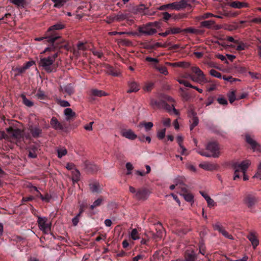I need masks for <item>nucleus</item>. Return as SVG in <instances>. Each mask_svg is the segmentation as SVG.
I'll use <instances>...</instances> for the list:
<instances>
[{"label": "nucleus", "mask_w": 261, "mask_h": 261, "mask_svg": "<svg viewBox=\"0 0 261 261\" xmlns=\"http://www.w3.org/2000/svg\"><path fill=\"white\" fill-rule=\"evenodd\" d=\"M130 236L133 240H137L139 239L138 231L137 229L134 228L132 229L130 233Z\"/></svg>", "instance_id": "e433bc0d"}, {"label": "nucleus", "mask_w": 261, "mask_h": 261, "mask_svg": "<svg viewBox=\"0 0 261 261\" xmlns=\"http://www.w3.org/2000/svg\"><path fill=\"white\" fill-rule=\"evenodd\" d=\"M51 1L54 3V7L55 8H61L63 7L69 0H51Z\"/></svg>", "instance_id": "cd10ccee"}, {"label": "nucleus", "mask_w": 261, "mask_h": 261, "mask_svg": "<svg viewBox=\"0 0 261 261\" xmlns=\"http://www.w3.org/2000/svg\"><path fill=\"white\" fill-rule=\"evenodd\" d=\"M147 196L148 193L145 190H138L135 195V198L138 200L145 199Z\"/></svg>", "instance_id": "4be33fe9"}, {"label": "nucleus", "mask_w": 261, "mask_h": 261, "mask_svg": "<svg viewBox=\"0 0 261 261\" xmlns=\"http://www.w3.org/2000/svg\"><path fill=\"white\" fill-rule=\"evenodd\" d=\"M210 74L214 77H216L219 78V79L221 78V73L217 71V70H216L215 69H211L210 71Z\"/></svg>", "instance_id": "a18cd8bd"}, {"label": "nucleus", "mask_w": 261, "mask_h": 261, "mask_svg": "<svg viewBox=\"0 0 261 261\" xmlns=\"http://www.w3.org/2000/svg\"><path fill=\"white\" fill-rule=\"evenodd\" d=\"M257 202V198L252 193H247L243 198L244 204L249 208H252Z\"/></svg>", "instance_id": "39448f33"}, {"label": "nucleus", "mask_w": 261, "mask_h": 261, "mask_svg": "<svg viewBox=\"0 0 261 261\" xmlns=\"http://www.w3.org/2000/svg\"><path fill=\"white\" fill-rule=\"evenodd\" d=\"M58 157L61 158L67 153V150L65 147L58 148L57 149Z\"/></svg>", "instance_id": "2f4dec72"}, {"label": "nucleus", "mask_w": 261, "mask_h": 261, "mask_svg": "<svg viewBox=\"0 0 261 261\" xmlns=\"http://www.w3.org/2000/svg\"><path fill=\"white\" fill-rule=\"evenodd\" d=\"M139 140L141 142H144L145 140L148 142V143H150L151 142V138L149 136H145L144 135H142L137 137Z\"/></svg>", "instance_id": "09e8293b"}, {"label": "nucleus", "mask_w": 261, "mask_h": 261, "mask_svg": "<svg viewBox=\"0 0 261 261\" xmlns=\"http://www.w3.org/2000/svg\"><path fill=\"white\" fill-rule=\"evenodd\" d=\"M30 131L34 138H38L40 137L42 134V129L38 126H31Z\"/></svg>", "instance_id": "a211bd4d"}, {"label": "nucleus", "mask_w": 261, "mask_h": 261, "mask_svg": "<svg viewBox=\"0 0 261 261\" xmlns=\"http://www.w3.org/2000/svg\"><path fill=\"white\" fill-rule=\"evenodd\" d=\"M164 102V101H158L154 99H151L150 105L153 109H162Z\"/></svg>", "instance_id": "5701e85b"}, {"label": "nucleus", "mask_w": 261, "mask_h": 261, "mask_svg": "<svg viewBox=\"0 0 261 261\" xmlns=\"http://www.w3.org/2000/svg\"><path fill=\"white\" fill-rule=\"evenodd\" d=\"M60 36H46L44 37H39V38H35V40L36 41H41L43 39L46 38L47 39V41L50 43H54L55 42L56 40H57L58 38H60Z\"/></svg>", "instance_id": "a878e982"}, {"label": "nucleus", "mask_w": 261, "mask_h": 261, "mask_svg": "<svg viewBox=\"0 0 261 261\" xmlns=\"http://www.w3.org/2000/svg\"><path fill=\"white\" fill-rule=\"evenodd\" d=\"M128 86L129 87L127 91V93L136 92L140 89L138 84L134 80H131L128 82Z\"/></svg>", "instance_id": "ddd939ff"}, {"label": "nucleus", "mask_w": 261, "mask_h": 261, "mask_svg": "<svg viewBox=\"0 0 261 261\" xmlns=\"http://www.w3.org/2000/svg\"><path fill=\"white\" fill-rule=\"evenodd\" d=\"M247 239L251 243L254 249H255L259 244V240L257 238L256 232L250 231L247 236Z\"/></svg>", "instance_id": "9d476101"}, {"label": "nucleus", "mask_w": 261, "mask_h": 261, "mask_svg": "<svg viewBox=\"0 0 261 261\" xmlns=\"http://www.w3.org/2000/svg\"><path fill=\"white\" fill-rule=\"evenodd\" d=\"M54 62L50 57L41 58L39 64L42 68L47 72H54L56 70V66Z\"/></svg>", "instance_id": "f03ea898"}, {"label": "nucleus", "mask_w": 261, "mask_h": 261, "mask_svg": "<svg viewBox=\"0 0 261 261\" xmlns=\"http://www.w3.org/2000/svg\"><path fill=\"white\" fill-rule=\"evenodd\" d=\"M228 97L230 103H232L236 99H237V96L233 91H231L228 94Z\"/></svg>", "instance_id": "de8ad7c7"}, {"label": "nucleus", "mask_w": 261, "mask_h": 261, "mask_svg": "<svg viewBox=\"0 0 261 261\" xmlns=\"http://www.w3.org/2000/svg\"><path fill=\"white\" fill-rule=\"evenodd\" d=\"M166 64L174 67L182 68H187L190 66V63L186 62H178L175 63L166 62Z\"/></svg>", "instance_id": "6ab92c4d"}, {"label": "nucleus", "mask_w": 261, "mask_h": 261, "mask_svg": "<svg viewBox=\"0 0 261 261\" xmlns=\"http://www.w3.org/2000/svg\"><path fill=\"white\" fill-rule=\"evenodd\" d=\"M120 134L122 137L130 140H134L138 137L131 129H122L120 132Z\"/></svg>", "instance_id": "6e6552de"}, {"label": "nucleus", "mask_w": 261, "mask_h": 261, "mask_svg": "<svg viewBox=\"0 0 261 261\" xmlns=\"http://www.w3.org/2000/svg\"><path fill=\"white\" fill-rule=\"evenodd\" d=\"M52 44L47 47H46L44 50L43 51V53L46 52L47 51H54L55 50L56 48L57 47V46L55 45L54 43H51Z\"/></svg>", "instance_id": "4d7b16f0"}, {"label": "nucleus", "mask_w": 261, "mask_h": 261, "mask_svg": "<svg viewBox=\"0 0 261 261\" xmlns=\"http://www.w3.org/2000/svg\"><path fill=\"white\" fill-rule=\"evenodd\" d=\"M187 3L185 0H181L180 2H174L170 4H167L165 6L167 8H172L173 9L180 10L185 8L187 6Z\"/></svg>", "instance_id": "1a4fd4ad"}, {"label": "nucleus", "mask_w": 261, "mask_h": 261, "mask_svg": "<svg viewBox=\"0 0 261 261\" xmlns=\"http://www.w3.org/2000/svg\"><path fill=\"white\" fill-rule=\"evenodd\" d=\"M163 125L166 127H170L171 124V119L169 118H164L162 120Z\"/></svg>", "instance_id": "8fccbe9b"}, {"label": "nucleus", "mask_w": 261, "mask_h": 261, "mask_svg": "<svg viewBox=\"0 0 261 261\" xmlns=\"http://www.w3.org/2000/svg\"><path fill=\"white\" fill-rule=\"evenodd\" d=\"M180 195L183 196L186 201L189 202H193V196L192 194L188 193H180Z\"/></svg>", "instance_id": "473e14b6"}, {"label": "nucleus", "mask_w": 261, "mask_h": 261, "mask_svg": "<svg viewBox=\"0 0 261 261\" xmlns=\"http://www.w3.org/2000/svg\"><path fill=\"white\" fill-rule=\"evenodd\" d=\"M162 109L166 110L168 112L170 113L172 110V106H170L165 101Z\"/></svg>", "instance_id": "680f3d73"}, {"label": "nucleus", "mask_w": 261, "mask_h": 261, "mask_svg": "<svg viewBox=\"0 0 261 261\" xmlns=\"http://www.w3.org/2000/svg\"><path fill=\"white\" fill-rule=\"evenodd\" d=\"M173 182L177 188L180 187V186H182V184L184 183L181 177H177L174 179Z\"/></svg>", "instance_id": "79ce46f5"}, {"label": "nucleus", "mask_w": 261, "mask_h": 261, "mask_svg": "<svg viewBox=\"0 0 261 261\" xmlns=\"http://www.w3.org/2000/svg\"><path fill=\"white\" fill-rule=\"evenodd\" d=\"M231 7L237 9H240L243 7H247V4L245 3L240 2L239 1H234L228 4Z\"/></svg>", "instance_id": "b1692460"}, {"label": "nucleus", "mask_w": 261, "mask_h": 261, "mask_svg": "<svg viewBox=\"0 0 261 261\" xmlns=\"http://www.w3.org/2000/svg\"><path fill=\"white\" fill-rule=\"evenodd\" d=\"M249 74L253 79H258L261 78V75L259 73L249 72Z\"/></svg>", "instance_id": "0e129e2a"}, {"label": "nucleus", "mask_w": 261, "mask_h": 261, "mask_svg": "<svg viewBox=\"0 0 261 261\" xmlns=\"http://www.w3.org/2000/svg\"><path fill=\"white\" fill-rule=\"evenodd\" d=\"M191 70L196 75V77H195V82L200 84H203L207 82L205 75L203 72L200 70V69L197 67L194 66L191 68Z\"/></svg>", "instance_id": "423d86ee"}, {"label": "nucleus", "mask_w": 261, "mask_h": 261, "mask_svg": "<svg viewBox=\"0 0 261 261\" xmlns=\"http://www.w3.org/2000/svg\"><path fill=\"white\" fill-rule=\"evenodd\" d=\"M206 148L210 152L208 153L210 157L218 158L219 156V147L216 143L212 142L208 143Z\"/></svg>", "instance_id": "0eeeda50"}, {"label": "nucleus", "mask_w": 261, "mask_h": 261, "mask_svg": "<svg viewBox=\"0 0 261 261\" xmlns=\"http://www.w3.org/2000/svg\"><path fill=\"white\" fill-rule=\"evenodd\" d=\"M37 196L40 197L42 201L48 202L50 199V196L46 194L44 196H43L40 192H38Z\"/></svg>", "instance_id": "3c124183"}, {"label": "nucleus", "mask_w": 261, "mask_h": 261, "mask_svg": "<svg viewBox=\"0 0 261 261\" xmlns=\"http://www.w3.org/2000/svg\"><path fill=\"white\" fill-rule=\"evenodd\" d=\"M37 222L39 229L45 233H49L51 230V222L45 217H38Z\"/></svg>", "instance_id": "20e7f679"}, {"label": "nucleus", "mask_w": 261, "mask_h": 261, "mask_svg": "<svg viewBox=\"0 0 261 261\" xmlns=\"http://www.w3.org/2000/svg\"><path fill=\"white\" fill-rule=\"evenodd\" d=\"M207 205L209 207H213L216 205V203L211 197L206 200Z\"/></svg>", "instance_id": "774afa93"}, {"label": "nucleus", "mask_w": 261, "mask_h": 261, "mask_svg": "<svg viewBox=\"0 0 261 261\" xmlns=\"http://www.w3.org/2000/svg\"><path fill=\"white\" fill-rule=\"evenodd\" d=\"M10 2L17 7L24 8L27 4L25 0H9Z\"/></svg>", "instance_id": "c756f323"}, {"label": "nucleus", "mask_w": 261, "mask_h": 261, "mask_svg": "<svg viewBox=\"0 0 261 261\" xmlns=\"http://www.w3.org/2000/svg\"><path fill=\"white\" fill-rule=\"evenodd\" d=\"M254 178H257L261 180V162L258 165L256 173L253 176Z\"/></svg>", "instance_id": "ea45409f"}, {"label": "nucleus", "mask_w": 261, "mask_h": 261, "mask_svg": "<svg viewBox=\"0 0 261 261\" xmlns=\"http://www.w3.org/2000/svg\"><path fill=\"white\" fill-rule=\"evenodd\" d=\"M50 125L51 127L56 130H62L63 129V126L62 124L55 117H53L51 118L50 120Z\"/></svg>", "instance_id": "dca6fc26"}, {"label": "nucleus", "mask_w": 261, "mask_h": 261, "mask_svg": "<svg viewBox=\"0 0 261 261\" xmlns=\"http://www.w3.org/2000/svg\"><path fill=\"white\" fill-rule=\"evenodd\" d=\"M177 81L180 84H182L187 87H193V86L188 81L183 80H177Z\"/></svg>", "instance_id": "603ef678"}, {"label": "nucleus", "mask_w": 261, "mask_h": 261, "mask_svg": "<svg viewBox=\"0 0 261 261\" xmlns=\"http://www.w3.org/2000/svg\"><path fill=\"white\" fill-rule=\"evenodd\" d=\"M195 258V254L193 251H192L186 255L185 261H194Z\"/></svg>", "instance_id": "4c0bfd02"}, {"label": "nucleus", "mask_w": 261, "mask_h": 261, "mask_svg": "<svg viewBox=\"0 0 261 261\" xmlns=\"http://www.w3.org/2000/svg\"><path fill=\"white\" fill-rule=\"evenodd\" d=\"M57 102L58 105H59L62 107H68L70 106L69 102L65 100H62L60 98L57 99Z\"/></svg>", "instance_id": "c9c22d12"}, {"label": "nucleus", "mask_w": 261, "mask_h": 261, "mask_svg": "<svg viewBox=\"0 0 261 261\" xmlns=\"http://www.w3.org/2000/svg\"><path fill=\"white\" fill-rule=\"evenodd\" d=\"M72 173V181L73 184H74L76 182H77L81 178V173L79 170L76 168L74 169L71 172Z\"/></svg>", "instance_id": "412c9836"}, {"label": "nucleus", "mask_w": 261, "mask_h": 261, "mask_svg": "<svg viewBox=\"0 0 261 261\" xmlns=\"http://www.w3.org/2000/svg\"><path fill=\"white\" fill-rule=\"evenodd\" d=\"M217 100L218 102L221 105H226L228 103L227 99L224 97H219Z\"/></svg>", "instance_id": "69168bd1"}, {"label": "nucleus", "mask_w": 261, "mask_h": 261, "mask_svg": "<svg viewBox=\"0 0 261 261\" xmlns=\"http://www.w3.org/2000/svg\"><path fill=\"white\" fill-rule=\"evenodd\" d=\"M89 95L90 99L94 100L96 97H101L102 96H106L108 94L107 93L102 90L94 89H91L89 91Z\"/></svg>", "instance_id": "9b49d317"}, {"label": "nucleus", "mask_w": 261, "mask_h": 261, "mask_svg": "<svg viewBox=\"0 0 261 261\" xmlns=\"http://www.w3.org/2000/svg\"><path fill=\"white\" fill-rule=\"evenodd\" d=\"M61 88L63 92L71 95L74 92V88L71 84H68L63 86H61Z\"/></svg>", "instance_id": "393cba45"}, {"label": "nucleus", "mask_w": 261, "mask_h": 261, "mask_svg": "<svg viewBox=\"0 0 261 261\" xmlns=\"http://www.w3.org/2000/svg\"><path fill=\"white\" fill-rule=\"evenodd\" d=\"M102 202V199L101 198H98L94 201L92 205H91V209L93 210L95 207L99 206L101 204Z\"/></svg>", "instance_id": "49530a36"}, {"label": "nucleus", "mask_w": 261, "mask_h": 261, "mask_svg": "<svg viewBox=\"0 0 261 261\" xmlns=\"http://www.w3.org/2000/svg\"><path fill=\"white\" fill-rule=\"evenodd\" d=\"M90 190L92 193H99L101 191L100 185L98 183L90 184Z\"/></svg>", "instance_id": "c85d7f7f"}, {"label": "nucleus", "mask_w": 261, "mask_h": 261, "mask_svg": "<svg viewBox=\"0 0 261 261\" xmlns=\"http://www.w3.org/2000/svg\"><path fill=\"white\" fill-rule=\"evenodd\" d=\"M153 124L151 122H144L140 123L139 127H144L146 132H148L153 127Z\"/></svg>", "instance_id": "7c9ffc66"}, {"label": "nucleus", "mask_w": 261, "mask_h": 261, "mask_svg": "<svg viewBox=\"0 0 261 261\" xmlns=\"http://www.w3.org/2000/svg\"><path fill=\"white\" fill-rule=\"evenodd\" d=\"M188 116L190 118L194 116H196L194 110L192 107H190L188 110Z\"/></svg>", "instance_id": "bf43d9fd"}, {"label": "nucleus", "mask_w": 261, "mask_h": 261, "mask_svg": "<svg viewBox=\"0 0 261 261\" xmlns=\"http://www.w3.org/2000/svg\"><path fill=\"white\" fill-rule=\"evenodd\" d=\"M6 131L9 135V141L11 142H15L17 143L23 139L21 131L19 129H14L10 127L7 128Z\"/></svg>", "instance_id": "7ed1b4c3"}, {"label": "nucleus", "mask_w": 261, "mask_h": 261, "mask_svg": "<svg viewBox=\"0 0 261 261\" xmlns=\"http://www.w3.org/2000/svg\"><path fill=\"white\" fill-rule=\"evenodd\" d=\"M91 51H92L93 54L94 56H97L98 58H102V57L103 56V54L102 52L98 51V50H96L94 49H91Z\"/></svg>", "instance_id": "052dcab7"}, {"label": "nucleus", "mask_w": 261, "mask_h": 261, "mask_svg": "<svg viewBox=\"0 0 261 261\" xmlns=\"http://www.w3.org/2000/svg\"><path fill=\"white\" fill-rule=\"evenodd\" d=\"M245 137L246 141L251 146L253 151H257L260 149L259 145L252 137L249 135H246Z\"/></svg>", "instance_id": "f8f14e48"}, {"label": "nucleus", "mask_w": 261, "mask_h": 261, "mask_svg": "<svg viewBox=\"0 0 261 261\" xmlns=\"http://www.w3.org/2000/svg\"><path fill=\"white\" fill-rule=\"evenodd\" d=\"M23 103L28 107H32L33 103L29 99H27L25 95H22L21 96Z\"/></svg>", "instance_id": "c03bdc74"}, {"label": "nucleus", "mask_w": 261, "mask_h": 261, "mask_svg": "<svg viewBox=\"0 0 261 261\" xmlns=\"http://www.w3.org/2000/svg\"><path fill=\"white\" fill-rule=\"evenodd\" d=\"M3 139L9 141V135L8 133V134H6L4 131H0V140H2Z\"/></svg>", "instance_id": "864d4df0"}, {"label": "nucleus", "mask_w": 261, "mask_h": 261, "mask_svg": "<svg viewBox=\"0 0 261 261\" xmlns=\"http://www.w3.org/2000/svg\"><path fill=\"white\" fill-rule=\"evenodd\" d=\"M64 28V25L61 23L56 24L54 25L49 27L47 31V33L48 35L49 36H57V35H54V31L55 30H59L63 29Z\"/></svg>", "instance_id": "2eb2a0df"}, {"label": "nucleus", "mask_w": 261, "mask_h": 261, "mask_svg": "<svg viewBox=\"0 0 261 261\" xmlns=\"http://www.w3.org/2000/svg\"><path fill=\"white\" fill-rule=\"evenodd\" d=\"M251 162L249 160L243 161L241 163H235L233 164L232 167L234 172L233 180L239 178L240 176V173H242L243 174L244 180H247L248 177L246 174V172Z\"/></svg>", "instance_id": "f257e3e1"}, {"label": "nucleus", "mask_w": 261, "mask_h": 261, "mask_svg": "<svg viewBox=\"0 0 261 261\" xmlns=\"http://www.w3.org/2000/svg\"><path fill=\"white\" fill-rule=\"evenodd\" d=\"M171 32V34H177L183 32V29L180 28H169Z\"/></svg>", "instance_id": "a19ab883"}, {"label": "nucleus", "mask_w": 261, "mask_h": 261, "mask_svg": "<svg viewBox=\"0 0 261 261\" xmlns=\"http://www.w3.org/2000/svg\"><path fill=\"white\" fill-rule=\"evenodd\" d=\"M183 32L194 34H198L199 33L200 31L197 29H194L192 27H190L183 29Z\"/></svg>", "instance_id": "72a5a7b5"}, {"label": "nucleus", "mask_w": 261, "mask_h": 261, "mask_svg": "<svg viewBox=\"0 0 261 261\" xmlns=\"http://www.w3.org/2000/svg\"><path fill=\"white\" fill-rule=\"evenodd\" d=\"M190 118L191 120L190 121L192 122L190 127V130H191L194 128L195 126L197 125L199 121L198 118L196 116H194Z\"/></svg>", "instance_id": "f704fd0d"}, {"label": "nucleus", "mask_w": 261, "mask_h": 261, "mask_svg": "<svg viewBox=\"0 0 261 261\" xmlns=\"http://www.w3.org/2000/svg\"><path fill=\"white\" fill-rule=\"evenodd\" d=\"M126 168L127 170V174H130L132 173V170L134 168L133 165L130 163H127L126 164Z\"/></svg>", "instance_id": "6e6d98bb"}, {"label": "nucleus", "mask_w": 261, "mask_h": 261, "mask_svg": "<svg viewBox=\"0 0 261 261\" xmlns=\"http://www.w3.org/2000/svg\"><path fill=\"white\" fill-rule=\"evenodd\" d=\"M166 128H163L157 132V137L160 139L162 140L165 137L166 134Z\"/></svg>", "instance_id": "37998d69"}, {"label": "nucleus", "mask_w": 261, "mask_h": 261, "mask_svg": "<svg viewBox=\"0 0 261 261\" xmlns=\"http://www.w3.org/2000/svg\"><path fill=\"white\" fill-rule=\"evenodd\" d=\"M221 233L224 237L227 239H229L230 240L233 239V237L231 234H229L228 232L226 231L225 229H223Z\"/></svg>", "instance_id": "13d9d810"}, {"label": "nucleus", "mask_w": 261, "mask_h": 261, "mask_svg": "<svg viewBox=\"0 0 261 261\" xmlns=\"http://www.w3.org/2000/svg\"><path fill=\"white\" fill-rule=\"evenodd\" d=\"M196 152L202 156L210 157L209 153L205 152L204 150L197 148L194 149Z\"/></svg>", "instance_id": "5fc2aeb1"}, {"label": "nucleus", "mask_w": 261, "mask_h": 261, "mask_svg": "<svg viewBox=\"0 0 261 261\" xmlns=\"http://www.w3.org/2000/svg\"><path fill=\"white\" fill-rule=\"evenodd\" d=\"M199 166L204 170L207 171L213 170L217 168V165L216 164L207 162L200 164Z\"/></svg>", "instance_id": "f3484780"}, {"label": "nucleus", "mask_w": 261, "mask_h": 261, "mask_svg": "<svg viewBox=\"0 0 261 261\" xmlns=\"http://www.w3.org/2000/svg\"><path fill=\"white\" fill-rule=\"evenodd\" d=\"M36 96L38 98H39L40 99H44L45 96L44 92L42 91H39L37 93Z\"/></svg>", "instance_id": "338daca9"}, {"label": "nucleus", "mask_w": 261, "mask_h": 261, "mask_svg": "<svg viewBox=\"0 0 261 261\" xmlns=\"http://www.w3.org/2000/svg\"><path fill=\"white\" fill-rule=\"evenodd\" d=\"M155 69L159 71L161 73L164 74V75H167L168 74V71L167 70V69L166 67L163 66H156L155 67Z\"/></svg>", "instance_id": "58836bf2"}, {"label": "nucleus", "mask_w": 261, "mask_h": 261, "mask_svg": "<svg viewBox=\"0 0 261 261\" xmlns=\"http://www.w3.org/2000/svg\"><path fill=\"white\" fill-rule=\"evenodd\" d=\"M64 113L67 120H70L76 116L75 113L71 108H69L65 109Z\"/></svg>", "instance_id": "aec40b11"}, {"label": "nucleus", "mask_w": 261, "mask_h": 261, "mask_svg": "<svg viewBox=\"0 0 261 261\" xmlns=\"http://www.w3.org/2000/svg\"><path fill=\"white\" fill-rule=\"evenodd\" d=\"M171 45V42H167L163 44H162L161 43L158 42L155 44V45L158 47H167L169 46V45Z\"/></svg>", "instance_id": "e2e57ef3"}, {"label": "nucleus", "mask_w": 261, "mask_h": 261, "mask_svg": "<svg viewBox=\"0 0 261 261\" xmlns=\"http://www.w3.org/2000/svg\"><path fill=\"white\" fill-rule=\"evenodd\" d=\"M215 23V21L212 20L203 21L200 22V27L202 28L211 29Z\"/></svg>", "instance_id": "bb28decb"}, {"label": "nucleus", "mask_w": 261, "mask_h": 261, "mask_svg": "<svg viewBox=\"0 0 261 261\" xmlns=\"http://www.w3.org/2000/svg\"><path fill=\"white\" fill-rule=\"evenodd\" d=\"M140 33L146 35H151L155 34L156 32V30L147 25L144 28H140L139 29Z\"/></svg>", "instance_id": "4468645a"}]
</instances>
